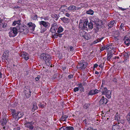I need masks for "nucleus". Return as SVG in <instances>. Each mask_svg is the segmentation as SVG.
Masks as SVG:
<instances>
[{
	"label": "nucleus",
	"mask_w": 130,
	"mask_h": 130,
	"mask_svg": "<svg viewBox=\"0 0 130 130\" xmlns=\"http://www.w3.org/2000/svg\"><path fill=\"white\" fill-rule=\"evenodd\" d=\"M9 51L8 50H5L2 56V58L3 59H7L9 55Z\"/></svg>",
	"instance_id": "14"
},
{
	"label": "nucleus",
	"mask_w": 130,
	"mask_h": 130,
	"mask_svg": "<svg viewBox=\"0 0 130 130\" xmlns=\"http://www.w3.org/2000/svg\"><path fill=\"white\" fill-rule=\"evenodd\" d=\"M90 105V104H85L83 106V108L85 109H87L89 108Z\"/></svg>",
	"instance_id": "35"
},
{
	"label": "nucleus",
	"mask_w": 130,
	"mask_h": 130,
	"mask_svg": "<svg viewBox=\"0 0 130 130\" xmlns=\"http://www.w3.org/2000/svg\"><path fill=\"white\" fill-rule=\"evenodd\" d=\"M59 130H68L67 127L63 126L59 128Z\"/></svg>",
	"instance_id": "43"
},
{
	"label": "nucleus",
	"mask_w": 130,
	"mask_h": 130,
	"mask_svg": "<svg viewBox=\"0 0 130 130\" xmlns=\"http://www.w3.org/2000/svg\"><path fill=\"white\" fill-rule=\"evenodd\" d=\"M23 33L25 34H27L28 32V30L27 29H25L23 31Z\"/></svg>",
	"instance_id": "49"
},
{
	"label": "nucleus",
	"mask_w": 130,
	"mask_h": 130,
	"mask_svg": "<svg viewBox=\"0 0 130 130\" xmlns=\"http://www.w3.org/2000/svg\"><path fill=\"white\" fill-rule=\"evenodd\" d=\"M58 28V25L55 22L53 23L52 24L50 31L52 33H55Z\"/></svg>",
	"instance_id": "6"
},
{
	"label": "nucleus",
	"mask_w": 130,
	"mask_h": 130,
	"mask_svg": "<svg viewBox=\"0 0 130 130\" xmlns=\"http://www.w3.org/2000/svg\"><path fill=\"white\" fill-rule=\"evenodd\" d=\"M40 56L41 59L45 61L47 65L48 66L51 65L52 59L51 55L43 53L41 54Z\"/></svg>",
	"instance_id": "1"
},
{
	"label": "nucleus",
	"mask_w": 130,
	"mask_h": 130,
	"mask_svg": "<svg viewBox=\"0 0 130 130\" xmlns=\"http://www.w3.org/2000/svg\"><path fill=\"white\" fill-rule=\"evenodd\" d=\"M94 13V11L91 9H89L86 12V13L88 14L92 15Z\"/></svg>",
	"instance_id": "34"
},
{
	"label": "nucleus",
	"mask_w": 130,
	"mask_h": 130,
	"mask_svg": "<svg viewBox=\"0 0 130 130\" xmlns=\"http://www.w3.org/2000/svg\"><path fill=\"white\" fill-rule=\"evenodd\" d=\"M70 51H72L74 50V48L72 46H70Z\"/></svg>",
	"instance_id": "57"
},
{
	"label": "nucleus",
	"mask_w": 130,
	"mask_h": 130,
	"mask_svg": "<svg viewBox=\"0 0 130 130\" xmlns=\"http://www.w3.org/2000/svg\"><path fill=\"white\" fill-rule=\"evenodd\" d=\"M58 33L57 36L59 38H61L62 37V35H63V34H60V33Z\"/></svg>",
	"instance_id": "55"
},
{
	"label": "nucleus",
	"mask_w": 130,
	"mask_h": 130,
	"mask_svg": "<svg viewBox=\"0 0 130 130\" xmlns=\"http://www.w3.org/2000/svg\"><path fill=\"white\" fill-rule=\"evenodd\" d=\"M113 54L111 52L108 53L107 54V60L109 61H110V59L112 57Z\"/></svg>",
	"instance_id": "23"
},
{
	"label": "nucleus",
	"mask_w": 130,
	"mask_h": 130,
	"mask_svg": "<svg viewBox=\"0 0 130 130\" xmlns=\"http://www.w3.org/2000/svg\"><path fill=\"white\" fill-rule=\"evenodd\" d=\"M73 77V75L71 74L69 75L68 76V78L69 79H71Z\"/></svg>",
	"instance_id": "53"
},
{
	"label": "nucleus",
	"mask_w": 130,
	"mask_h": 130,
	"mask_svg": "<svg viewBox=\"0 0 130 130\" xmlns=\"http://www.w3.org/2000/svg\"><path fill=\"white\" fill-rule=\"evenodd\" d=\"M46 105V103L44 102H42L39 104V106L43 108H44Z\"/></svg>",
	"instance_id": "38"
},
{
	"label": "nucleus",
	"mask_w": 130,
	"mask_h": 130,
	"mask_svg": "<svg viewBox=\"0 0 130 130\" xmlns=\"http://www.w3.org/2000/svg\"><path fill=\"white\" fill-rule=\"evenodd\" d=\"M57 32L58 33H60L62 32L63 31V28L61 26H59L58 27L57 29Z\"/></svg>",
	"instance_id": "30"
},
{
	"label": "nucleus",
	"mask_w": 130,
	"mask_h": 130,
	"mask_svg": "<svg viewBox=\"0 0 130 130\" xmlns=\"http://www.w3.org/2000/svg\"><path fill=\"white\" fill-rule=\"evenodd\" d=\"M11 114L13 118H15L16 115L17 114V112H16V110L15 109H12L11 110Z\"/></svg>",
	"instance_id": "28"
},
{
	"label": "nucleus",
	"mask_w": 130,
	"mask_h": 130,
	"mask_svg": "<svg viewBox=\"0 0 130 130\" xmlns=\"http://www.w3.org/2000/svg\"><path fill=\"white\" fill-rule=\"evenodd\" d=\"M115 22V21H111L109 22L108 24V27L110 28H111L114 25V24Z\"/></svg>",
	"instance_id": "32"
},
{
	"label": "nucleus",
	"mask_w": 130,
	"mask_h": 130,
	"mask_svg": "<svg viewBox=\"0 0 130 130\" xmlns=\"http://www.w3.org/2000/svg\"><path fill=\"white\" fill-rule=\"evenodd\" d=\"M87 26L89 28L92 29L93 28V24L92 23L90 22L87 25Z\"/></svg>",
	"instance_id": "36"
},
{
	"label": "nucleus",
	"mask_w": 130,
	"mask_h": 130,
	"mask_svg": "<svg viewBox=\"0 0 130 130\" xmlns=\"http://www.w3.org/2000/svg\"><path fill=\"white\" fill-rule=\"evenodd\" d=\"M127 59H124V60L123 61H119V63H125L127 62Z\"/></svg>",
	"instance_id": "51"
},
{
	"label": "nucleus",
	"mask_w": 130,
	"mask_h": 130,
	"mask_svg": "<svg viewBox=\"0 0 130 130\" xmlns=\"http://www.w3.org/2000/svg\"><path fill=\"white\" fill-rule=\"evenodd\" d=\"M68 116L66 115L62 116L61 118V119L63 121H66V119L68 118Z\"/></svg>",
	"instance_id": "37"
},
{
	"label": "nucleus",
	"mask_w": 130,
	"mask_h": 130,
	"mask_svg": "<svg viewBox=\"0 0 130 130\" xmlns=\"http://www.w3.org/2000/svg\"><path fill=\"white\" fill-rule=\"evenodd\" d=\"M1 124L3 126V128L5 129V127L4 126L6 125V124L7 123V120L5 118H3L1 122Z\"/></svg>",
	"instance_id": "21"
},
{
	"label": "nucleus",
	"mask_w": 130,
	"mask_h": 130,
	"mask_svg": "<svg viewBox=\"0 0 130 130\" xmlns=\"http://www.w3.org/2000/svg\"><path fill=\"white\" fill-rule=\"evenodd\" d=\"M24 97L27 98H29L31 95V92L30 91L29 87L26 86L24 88Z\"/></svg>",
	"instance_id": "3"
},
{
	"label": "nucleus",
	"mask_w": 130,
	"mask_h": 130,
	"mask_svg": "<svg viewBox=\"0 0 130 130\" xmlns=\"http://www.w3.org/2000/svg\"><path fill=\"white\" fill-rule=\"evenodd\" d=\"M99 20H100L97 17H94L93 18V20H92V21L95 23L96 22H98Z\"/></svg>",
	"instance_id": "40"
},
{
	"label": "nucleus",
	"mask_w": 130,
	"mask_h": 130,
	"mask_svg": "<svg viewBox=\"0 0 130 130\" xmlns=\"http://www.w3.org/2000/svg\"><path fill=\"white\" fill-rule=\"evenodd\" d=\"M20 56L24 58L26 60H27L29 59L28 54L26 52H23L20 53Z\"/></svg>",
	"instance_id": "13"
},
{
	"label": "nucleus",
	"mask_w": 130,
	"mask_h": 130,
	"mask_svg": "<svg viewBox=\"0 0 130 130\" xmlns=\"http://www.w3.org/2000/svg\"><path fill=\"white\" fill-rule=\"evenodd\" d=\"M121 128L120 126L118 124L113 125L112 128V130H119Z\"/></svg>",
	"instance_id": "18"
},
{
	"label": "nucleus",
	"mask_w": 130,
	"mask_h": 130,
	"mask_svg": "<svg viewBox=\"0 0 130 130\" xmlns=\"http://www.w3.org/2000/svg\"><path fill=\"white\" fill-rule=\"evenodd\" d=\"M31 18L33 20H36L37 18V16L36 14L33 15H31Z\"/></svg>",
	"instance_id": "41"
},
{
	"label": "nucleus",
	"mask_w": 130,
	"mask_h": 130,
	"mask_svg": "<svg viewBox=\"0 0 130 130\" xmlns=\"http://www.w3.org/2000/svg\"><path fill=\"white\" fill-rule=\"evenodd\" d=\"M21 20H18L17 21H14L12 25L13 26H15L17 24L18 25V26H20L21 25L20 22Z\"/></svg>",
	"instance_id": "24"
},
{
	"label": "nucleus",
	"mask_w": 130,
	"mask_h": 130,
	"mask_svg": "<svg viewBox=\"0 0 130 130\" xmlns=\"http://www.w3.org/2000/svg\"><path fill=\"white\" fill-rule=\"evenodd\" d=\"M2 24V27L4 28H5L6 27V24L5 23Z\"/></svg>",
	"instance_id": "59"
},
{
	"label": "nucleus",
	"mask_w": 130,
	"mask_h": 130,
	"mask_svg": "<svg viewBox=\"0 0 130 130\" xmlns=\"http://www.w3.org/2000/svg\"><path fill=\"white\" fill-rule=\"evenodd\" d=\"M40 77L41 76L40 75H38L37 77L35 78L36 80L37 81H38L39 80V79L40 78Z\"/></svg>",
	"instance_id": "47"
},
{
	"label": "nucleus",
	"mask_w": 130,
	"mask_h": 130,
	"mask_svg": "<svg viewBox=\"0 0 130 130\" xmlns=\"http://www.w3.org/2000/svg\"><path fill=\"white\" fill-rule=\"evenodd\" d=\"M79 88L78 87H75L73 91L74 92H76L79 90Z\"/></svg>",
	"instance_id": "50"
},
{
	"label": "nucleus",
	"mask_w": 130,
	"mask_h": 130,
	"mask_svg": "<svg viewBox=\"0 0 130 130\" xmlns=\"http://www.w3.org/2000/svg\"><path fill=\"white\" fill-rule=\"evenodd\" d=\"M105 50V46L104 47H100V51H102L104 50Z\"/></svg>",
	"instance_id": "54"
},
{
	"label": "nucleus",
	"mask_w": 130,
	"mask_h": 130,
	"mask_svg": "<svg viewBox=\"0 0 130 130\" xmlns=\"http://www.w3.org/2000/svg\"><path fill=\"white\" fill-rule=\"evenodd\" d=\"M124 25L123 23H121L120 26V29L121 30L123 29V30L124 31V30L123 29L124 28Z\"/></svg>",
	"instance_id": "42"
},
{
	"label": "nucleus",
	"mask_w": 130,
	"mask_h": 130,
	"mask_svg": "<svg viewBox=\"0 0 130 130\" xmlns=\"http://www.w3.org/2000/svg\"><path fill=\"white\" fill-rule=\"evenodd\" d=\"M34 124V122L32 121L28 122L26 121L24 124L25 126L26 127L28 128L30 130H32L34 126H33V124Z\"/></svg>",
	"instance_id": "5"
},
{
	"label": "nucleus",
	"mask_w": 130,
	"mask_h": 130,
	"mask_svg": "<svg viewBox=\"0 0 130 130\" xmlns=\"http://www.w3.org/2000/svg\"><path fill=\"white\" fill-rule=\"evenodd\" d=\"M98 66V65L97 64H95L94 65V68H95L97 67Z\"/></svg>",
	"instance_id": "64"
},
{
	"label": "nucleus",
	"mask_w": 130,
	"mask_h": 130,
	"mask_svg": "<svg viewBox=\"0 0 130 130\" xmlns=\"http://www.w3.org/2000/svg\"><path fill=\"white\" fill-rule=\"evenodd\" d=\"M126 119L128 124L130 125V111L127 113L126 116Z\"/></svg>",
	"instance_id": "25"
},
{
	"label": "nucleus",
	"mask_w": 130,
	"mask_h": 130,
	"mask_svg": "<svg viewBox=\"0 0 130 130\" xmlns=\"http://www.w3.org/2000/svg\"><path fill=\"white\" fill-rule=\"evenodd\" d=\"M78 86H79V87L80 88H82L83 87V88H83V86L82 84L81 83L78 84Z\"/></svg>",
	"instance_id": "58"
},
{
	"label": "nucleus",
	"mask_w": 130,
	"mask_h": 130,
	"mask_svg": "<svg viewBox=\"0 0 130 130\" xmlns=\"http://www.w3.org/2000/svg\"><path fill=\"white\" fill-rule=\"evenodd\" d=\"M46 28H45L42 29V27H41L40 32L41 33H43L45 31H46Z\"/></svg>",
	"instance_id": "45"
},
{
	"label": "nucleus",
	"mask_w": 130,
	"mask_h": 130,
	"mask_svg": "<svg viewBox=\"0 0 130 130\" xmlns=\"http://www.w3.org/2000/svg\"><path fill=\"white\" fill-rule=\"evenodd\" d=\"M59 15L57 14H54L52 15V17L56 21L58 20L59 18Z\"/></svg>",
	"instance_id": "31"
},
{
	"label": "nucleus",
	"mask_w": 130,
	"mask_h": 130,
	"mask_svg": "<svg viewBox=\"0 0 130 130\" xmlns=\"http://www.w3.org/2000/svg\"><path fill=\"white\" fill-rule=\"evenodd\" d=\"M13 130H20V128L19 127H17L16 128H14Z\"/></svg>",
	"instance_id": "63"
},
{
	"label": "nucleus",
	"mask_w": 130,
	"mask_h": 130,
	"mask_svg": "<svg viewBox=\"0 0 130 130\" xmlns=\"http://www.w3.org/2000/svg\"><path fill=\"white\" fill-rule=\"evenodd\" d=\"M111 92L110 90H108L104 95L108 98H110L111 97Z\"/></svg>",
	"instance_id": "22"
},
{
	"label": "nucleus",
	"mask_w": 130,
	"mask_h": 130,
	"mask_svg": "<svg viewBox=\"0 0 130 130\" xmlns=\"http://www.w3.org/2000/svg\"><path fill=\"white\" fill-rule=\"evenodd\" d=\"M130 37L128 35H126L123 39L124 43L127 46L129 45L130 43Z\"/></svg>",
	"instance_id": "8"
},
{
	"label": "nucleus",
	"mask_w": 130,
	"mask_h": 130,
	"mask_svg": "<svg viewBox=\"0 0 130 130\" xmlns=\"http://www.w3.org/2000/svg\"><path fill=\"white\" fill-rule=\"evenodd\" d=\"M39 24L40 25H43L45 28H48L50 26V24L48 22L44 21H41L39 22Z\"/></svg>",
	"instance_id": "12"
},
{
	"label": "nucleus",
	"mask_w": 130,
	"mask_h": 130,
	"mask_svg": "<svg viewBox=\"0 0 130 130\" xmlns=\"http://www.w3.org/2000/svg\"><path fill=\"white\" fill-rule=\"evenodd\" d=\"M10 31L8 33L9 36L10 37H14L16 36L18 33L17 27L10 28Z\"/></svg>",
	"instance_id": "2"
},
{
	"label": "nucleus",
	"mask_w": 130,
	"mask_h": 130,
	"mask_svg": "<svg viewBox=\"0 0 130 130\" xmlns=\"http://www.w3.org/2000/svg\"><path fill=\"white\" fill-rule=\"evenodd\" d=\"M104 63L103 64H101L100 65H99V67H100L101 68H102L103 67V66H104Z\"/></svg>",
	"instance_id": "60"
},
{
	"label": "nucleus",
	"mask_w": 130,
	"mask_h": 130,
	"mask_svg": "<svg viewBox=\"0 0 130 130\" xmlns=\"http://www.w3.org/2000/svg\"><path fill=\"white\" fill-rule=\"evenodd\" d=\"M27 26L29 28H30V29H31L32 31H34L36 27V25L34 24L32 22L29 23L27 24Z\"/></svg>",
	"instance_id": "15"
},
{
	"label": "nucleus",
	"mask_w": 130,
	"mask_h": 130,
	"mask_svg": "<svg viewBox=\"0 0 130 130\" xmlns=\"http://www.w3.org/2000/svg\"><path fill=\"white\" fill-rule=\"evenodd\" d=\"M119 122H120L122 124L123 123H124V121L123 120H120V121H119V120L118 121V123H119Z\"/></svg>",
	"instance_id": "61"
},
{
	"label": "nucleus",
	"mask_w": 130,
	"mask_h": 130,
	"mask_svg": "<svg viewBox=\"0 0 130 130\" xmlns=\"http://www.w3.org/2000/svg\"><path fill=\"white\" fill-rule=\"evenodd\" d=\"M113 82L116 83H117V79L115 78H114L113 80Z\"/></svg>",
	"instance_id": "62"
},
{
	"label": "nucleus",
	"mask_w": 130,
	"mask_h": 130,
	"mask_svg": "<svg viewBox=\"0 0 130 130\" xmlns=\"http://www.w3.org/2000/svg\"><path fill=\"white\" fill-rule=\"evenodd\" d=\"M103 83L102 85H101V88L99 90V92H101L102 94L104 95L105 93L108 90L106 87H104L103 85Z\"/></svg>",
	"instance_id": "10"
},
{
	"label": "nucleus",
	"mask_w": 130,
	"mask_h": 130,
	"mask_svg": "<svg viewBox=\"0 0 130 130\" xmlns=\"http://www.w3.org/2000/svg\"><path fill=\"white\" fill-rule=\"evenodd\" d=\"M31 108L32 109V111H34L38 108V107L36 104L34 103L31 106Z\"/></svg>",
	"instance_id": "29"
},
{
	"label": "nucleus",
	"mask_w": 130,
	"mask_h": 130,
	"mask_svg": "<svg viewBox=\"0 0 130 130\" xmlns=\"http://www.w3.org/2000/svg\"><path fill=\"white\" fill-rule=\"evenodd\" d=\"M15 118H21L23 115V113L21 112L17 111V114L16 115Z\"/></svg>",
	"instance_id": "19"
},
{
	"label": "nucleus",
	"mask_w": 130,
	"mask_h": 130,
	"mask_svg": "<svg viewBox=\"0 0 130 130\" xmlns=\"http://www.w3.org/2000/svg\"><path fill=\"white\" fill-rule=\"evenodd\" d=\"M17 30L19 29L20 30V32H22L24 31L25 27L23 26H18V25H17Z\"/></svg>",
	"instance_id": "26"
},
{
	"label": "nucleus",
	"mask_w": 130,
	"mask_h": 130,
	"mask_svg": "<svg viewBox=\"0 0 130 130\" xmlns=\"http://www.w3.org/2000/svg\"><path fill=\"white\" fill-rule=\"evenodd\" d=\"M68 130H74L73 127L71 126H67Z\"/></svg>",
	"instance_id": "46"
},
{
	"label": "nucleus",
	"mask_w": 130,
	"mask_h": 130,
	"mask_svg": "<svg viewBox=\"0 0 130 130\" xmlns=\"http://www.w3.org/2000/svg\"><path fill=\"white\" fill-rule=\"evenodd\" d=\"M122 56H123V57H124V59H126L127 61L128 60V59L129 57L128 53L124 52L122 53Z\"/></svg>",
	"instance_id": "20"
},
{
	"label": "nucleus",
	"mask_w": 130,
	"mask_h": 130,
	"mask_svg": "<svg viewBox=\"0 0 130 130\" xmlns=\"http://www.w3.org/2000/svg\"><path fill=\"white\" fill-rule=\"evenodd\" d=\"M65 15L66 16L68 17H70V14L68 13H65Z\"/></svg>",
	"instance_id": "56"
},
{
	"label": "nucleus",
	"mask_w": 130,
	"mask_h": 130,
	"mask_svg": "<svg viewBox=\"0 0 130 130\" xmlns=\"http://www.w3.org/2000/svg\"><path fill=\"white\" fill-rule=\"evenodd\" d=\"M105 49L106 50H108L109 48H111V47L110 45H107L105 46Z\"/></svg>",
	"instance_id": "44"
},
{
	"label": "nucleus",
	"mask_w": 130,
	"mask_h": 130,
	"mask_svg": "<svg viewBox=\"0 0 130 130\" xmlns=\"http://www.w3.org/2000/svg\"><path fill=\"white\" fill-rule=\"evenodd\" d=\"M67 6L65 5H62L61 6L60 9H62V11L63 12L65 11H66V9H67L66 8Z\"/></svg>",
	"instance_id": "39"
},
{
	"label": "nucleus",
	"mask_w": 130,
	"mask_h": 130,
	"mask_svg": "<svg viewBox=\"0 0 130 130\" xmlns=\"http://www.w3.org/2000/svg\"><path fill=\"white\" fill-rule=\"evenodd\" d=\"M108 100L104 96H102L100 101V105H104L108 102Z\"/></svg>",
	"instance_id": "9"
},
{
	"label": "nucleus",
	"mask_w": 130,
	"mask_h": 130,
	"mask_svg": "<svg viewBox=\"0 0 130 130\" xmlns=\"http://www.w3.org/2000/svg\"><path fill=\"white\" fill-rule=\"evenodd\" d=\"M60 19L65 23H69L70 22V19L69 18H67L64 17L61 18Z\"/></svg>",
	"instance_id": "17"
},
{
	"label": "nucleus",
	"mask_w": 130,
	"mask_h": 130,
	"mask_svg": "<svg viewBox=\"0 0 130 130\" xmlns=\"http://www.w3.org/2000/svg\"><path fill=\"white\" fill-rule=\"evenodd\" d=\"M55 33L53 36L54 38H57L58 37V36H57L58 33L57 32H56Z\"/></svg>",
	"instance_id": "48"
},
{
	"label": "nucleus",
	"mask_w": 130,
	"mask_h": 130,
	"mask_svg": "<svg viewBox=\"0 0 130 130\" xmlns=\"http://www.w3.org/2000/svg\"><path fill=\"white\" fill-rule=\"evenodd\" d=\"M95 24L96 25V30L97 31H98L99 28L102 27L103 22L102 21L100 20L98 22H96Z\"/></svg>",
	"instance_id": "11"
},
{
	"label": "nucleus",
	"mask_w": 130,
	"mask_h": 130,
	"mask_svg": "<svg viewBox=\"0 0 130 130\" xmlns=\"http://www.w3.org/2000/svg\"><path fill=\"white\" fill-rule=\"evenodd\" d=\"M103 38L104 37H102L100 39H98L94 41L93 42V44H94L101 41L103 39Z\"/></svg>",
	"instance_id": "33"
},
{
	"label": "nucleus",
	"mask_w": 130,
	"mask_h": 130,
	"mask_svg": "<svg viewBox=\"0 0 130 130\" xmlns=\"http://www.w3.org/2000/svg\"><path fill=\"white\" fill-rule=\"evenodd\" d=\"M99 92V90L95 88L93 89H91L89 90L87 94V96H93L97 94Z\"/></svg>",
	"instance_id": "4"
},
{
	"label": "nucleus",
	"mask_w": 130,
	"mask_h": 130,
	"mask_svg": "<svg viewBox=\"0 0 130 130\" xmlns=\"http://www.w3.org/2000/svg\"><path fill=\"white\" fill-rule=\"evenodd\" d=\"M88 63L86 62L84 64L83 62H80L79 63V69H85L87 67Z\"/></svg>",
	"instance_id": "16"
},
{
	"label": "nucleus",
	"mask_w": 130,
	"mask_h": 130,
	"mask_svg": "<svg viewBox=\"0 0 130 130\" xmlns=\"http://www.w3.org/2000/svg\"><path fill=\"white\" fill-rule=\"evenodd\" d=\"M67 9L69 11H74L75 9V6L73 5H70L69 7Z\"/></svg>",
	"instance_id": "27"
},
{
	"label": "nucleus",
	"mask_w": 130,
	"mask_h": 130,
	"mask_svg": "<svg viewBox=\"0 0 130 130\" xmlns=\"http://www.w3.org/2000/svg\"><path fill=\"white\" fill-rule=\"evenodd\" d=\"M119 9L123 11L125 10H126L127 9H128V8H122V7H119Z\"/></svg>",
	"instance_id": "52"
},
{
	"label": "nucleus",
	"mask_w": 130,
	"mask_h": 130,
	"mask_svg": "<svg viewBox=\"0 0 130 130\" xmlns=\"http://www.w3.org/2000/svg\"><path fill=\"white\" fill-rule=\"evenodd\" d=\"M88 23V21L86 20L84 22V23L83 24L82 26H81V24H79V28L82 30L85 29L87 30L88 29L87 28Z\"/></svg>",
	"instance_id": "7"
}]
</instances>
